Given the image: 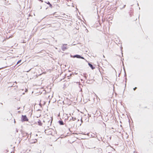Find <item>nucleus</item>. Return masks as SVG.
I'll list each match as a JSON object with an SVG mask.
<instances>
[{
    "mask_svg": "<svg viewBox=\"0 0 153 153\" xmlns=\"http://www.w3.org/2000/svg\"><path fill=\"white\" fill-rule=\"evenodd\" d=\"M88 65L91 68V69H92L93 70L95 68V67H94V66H93L91 64V63H88Z\"/></svg>",
    "mask_w": 153,
    "mask_h": 153,
    "instance_id": "nucleus-4",
    "label": "nucleus"
},
{
    "mask_svg": "<svg viewBox=\"0 0 153 153\" xmlns=\"http://www.w3.org/2000/svg\"><path fill=\"white\" fill-rule=\"evenodd\" d=\"M31 68H30V69L29 71H27V72H28L30 70H31Z\"/></svg>",
    "mask_w": 153,
    "mask_h": 153,
    "instance_id": "nucleus-20",
    "label": "nucleus"
},
{
    "mask_svg": "<svg viewBox=\"0 0 153 153\" xmlns=\"http://www.w3.org/2000/svg\"><path fill=\"white\" fill-rule=\"evenodd\" d=\"M80 121L82 123L83 122L82 120V118L80 120Z\"/></svg>",
    "mask_w": 153,
    "mask_h": 153,
    "instance_id": "nucleus-17",
    "label": "nucleus"
},
{
    "mask_svg": "<svg viewBox=\"0 0 153 153\" xmlns=\"http://www.w3.org/2000/svg\"><path fill=\"white\" fill-rule=\"evenodd\" d=\"M43 122H45V121H44V120H43Z\"/></svg>",
    "mask_w": 153,
    "mask_h": 153,
    "instance_id": "nucleus-28",
    "label": "nucleus"
},
{
    "mask_svg": "<svg viewBox=\"0 0 153 153\" xmlns=\"http://www.w3.org/2000/svg\"><path fill=\"white\" fill-rule=\"evenodd\" d=\"M72 120L73 121H74L76 120V118L72 117Z\"/></svg>",
    "mask_w": 153,
    "mask_h": 153,
    "instance_id": "nucleus-13",
    "label": "nucleus"
},
{
    "mask_svg": "<svg viewBox=\"0 0 153 153\" xmlns=\"http://www.w3.org/2000/svg\"><path fill=\"white\" fill-rule=\"evenodd\" d=\"M72 74H71L69 76H68V79H69L70 78V77L71 76V75H72Z\"/></svg>",
    "mask_w": 153,
    "mask_h": 153,
    "instance_id": "nucleus-14",
    "label": "nucleus"
},
{
    "mask_svg": "<svg viewBox=\"0 0 153 153\" xmlns=\"http://www.w3.org/2000/svg\"><path fill=\"white\" fill-rule=\"evenodd\" d=\"M103 57L104 58L105 57V56L104 55H103Z\"/></svg>",
    "mask_w": 153,
    "mask_h": 153,
    "instance_id": "nucleus-26",
    "label": "nucleus"
},
{
    "mask_svg": "<svg viewBox=\"0 0 153 153\" xmlns=\"http://www.w3.org/2000/svg\"><path fill=\"white\" fill-rule=\"evenodd\" d=\"M16 86H15V85L14 86V87ZM12 86H13V85H12L11 87H12Z\"/></svg>",
    "mask_w": 153,
    "mask_h": 153,
    "instance_id": "nucleus-23",
    "label": "nucleus"
},
{
    "mask_svg": "<svg viewBox=\"0 0 153 153\" xmlns=\"http://www.w3.org/2000/svg\"><path fill=\"white\" fill-rule=\"evenodd\" d=\"M115 70V72H116V70Z\"/></svg>",
    "mask_w": 153,
    "mask_h": 153,
    "instance_id": "nucleus-31",
    "label": "nucleus"
},
{
    "mask_svg": "<svg viewBox=\"0 0 153 153\" xmlns=\"http://www.w3.org/2000/svg\"><path fill=\"white\" fill-rule=\"evenodd\" d=\"M137 5L138 6H139V4H138V3L137 4Z\"/></svg>",
    "mask_w": 153,
    "mask_h": 153,
    "instance_id": "nucleus-25",
    "label": "nucleus"
},
{
    "mask_svg": "<svg viewBox=\"0 0 153 153\" xmlns=\"http://www.w3.org/2000/svg\"><path fill=\"white\" fill-rule=\"evenodd\" d=\"M47 27H51V25L50 24L48 25H47Z\"/></svg>",
    "mask_w": 153,
    "mask_h": 153,
    "instance_id": "nucleus-16",
    "label": "nucleus"
},
{
    "mask_svg": "<svg viewBox=\"0 0 153 153\" xmlns=\"http://www.w3.org/2000/svg\"><path fill=\"white\" fill-rule=\"evenodd\" d=\"M45 2L47 4H48L49 5L50 7L51 8H52V4L50 3V2L49 1H48L47 2L45 1Z\"/></svg>",
    "mask_w": 153,
    "mask_h": 153,
    "instance_id": "nucleus-7",
    "label": "nucleus"
},
{
    "mask_svg": "<svg viewBox=\"0 0 153 153\" xmlns=\"http://www.w3.org/2000/svg\"><path fill=\"white\" fill-rule=\"evenodd\" d=\"M140 9V7H139V9Z\"/></svg>",
    "mask_w": 153,
    "mask_h": 153,
    "instance_id": "nucleus-30",
    "label": "nucleus"
},
{
    "mask_svg": "<svg viewBox=\"0 0 153 153\" xmlns=\"http://www.w3.org/2000/svg\"><path fill=\"white\" fill-rule=\"evenodd\" d=\"M14 83H15L16 84L17 83V82L16 81H15Z\"/></svg>",
    "mask_w": 153,
    "mask_h": 153,
    "instance_id": "nucleus-24",
    "label": "nucleus"
},
{
    "mask_svg": "<svg viewBox=\"0 0 153 153\" xmlns=\"http://www.w3.org/2000/svg\"><path fill=\"white\" fill-rule=\"evenodd\" d=\"M58 123L60 125H62L64 124L63 121L61 120H59L58 121Z\"/></svg>",
    "mask_w": 153,
    "mask_h": 153,
    "instance_id": "nucleus-6",
    "label": "nucleus"
},
{
    "mask_svg": "<svg viewBox=\"0 0 153 153\" xmlns=\"http://www.w3.org/2000/svg\"><path fill=\"white\" fill-rule=\"evenodd\" d=\"M39 126H41L42 125V123L41 122V121L40 120H39L37 122Z\"/></svg>",
    "mask_w": 153,
    "mask_h": 153,
    "instance_id": "nucleus-8",
    "label": "nucleus"
},
{
    "mask_svg": "<svg viewBox=\"0 0 153 153\" xmlns=\"http://www.w3.org/2000/svg\"><path fill=\"white\" fill-rule=\"evenodd\" d=\"M80 56V55H78V54L74 55L73 56H72L71 55V57H72L73 58L76 57V58H79H79Z\"/></svg>",
    "mask_w": 153,
    "mask_h": 153,
    "instance_id": "nucleus-5",
    "label": "nucleus"
},
{
    "mask_svg": "<svg viewBox=\"0 0 153 153\" xmlns=\"http://www.w3.org/2000/svg\"><path fill=\"white\" fill-rule=\"evenodd\" d=\"M52 120H51V122H50V125H51V123H52Z\"/></svg>",
    "mask_w": 153,
    "mask_h": 153,
    "instance_id": "nucleus-19",
    "label": "nucleus"
},
{
    "mask_svg": "<svg viewBox=\"0 0 153 153\" xmlns=\"http://www.w3.org/2000/svg\"><path fill=\"white\" fill-rule=\"evenodd\" d=\"M67 44H63V46L62 47V49L63 51H64L65 50L67 49Z\"/></svg>",
    "mask_w": 153,
    "mask_h": 153,
    "instance_id": "nucleus-2",
    "label": "nucleus"
},
{
    "mask_svg": "<svg viewBox=\"0 0 153 153\" xmlns=\"http://www.w3.org/2000/svg\"><path fill=\"white\" fill-rule=\"evenodd\" d=\"M16 131L17 132H18V130H17V129L16 130Z\"/></svg>",
    "mask_w": 153,
    "mask_h": 153,
    "instance_id": "nucleus-21",
    "label": "nucleus"
},
{
    "mask_svg": "<svg viewBox=\"0 0 153 153\" xmlns=\"http://www.w3.org/2000/svg\"><path fill=\"white\" fill-rule=\"evenodd\" d=\"M20 107H19V108H18V110H19V109H20Z\"/></svg>",
    "mask_w": 153,
    "mask_h": 153,
    "instance_id": "nucleus-22",
    "label": "nucleus"
},
{
    "mask_svg": "<svg viewBox=\"0 0 153 153\" xmlns=\"http://www.w3.org/2000/svg\"><path fill=\"white\" fill-rule=\"evenodd\" d=\"M89 134V133H87V134Z\"/></svg>",
    "mask_w": 153,
    "mask_h": 153,
    "instance_id": "nucleus-34",
    "label": "nucleus"
},
{
    "mask_svg": "<svg viewBox=\"0 0 153 153\" xmlns=\"http://www.w3.org/2000/svg\"><path fill=\"white\" fill-rule=\"evenodd\" d=\"M1 68H0V69H1Z\"/></svg>",
    "mask_w": 153,
    "mask_h": 153,
    "instance_id": "nucleus-36",
    "label": "nucleus"
},
{
    "mask_svg": "<svg viewBox=\"0 0 153 153\" xmlns=\"http://www.w3.org/2000/svg\"><path fill=\"white\" fill-rule=\"evenodd\" d=\"M137 88V87H135V88H133V90L134 91H135L136 90V89Z\"/></svg>",
    "mask_w": 153,
    "mask_h": 153,
    "instance_id": "nucleus-15",
    "label": "nucleus"
},
{
    "mask_svg": "<svg viewBox=\"0 0 153 153\" xmlns=\"http://www.w3.org/2000/svg\"><path fill=\"white\" fill-rule=\"evenodd\" d=\"M13 85H14V84H13Z\"/></svg>",
    "mask_w": 153,
    "mask_h": 153,
    "instance_id": "nucleus-29",
    "label": "nucleus"
},
{
    "mask_svg": "<svg viewBox=\"0 0 153 153\" xmlns=\"http://www.w3.org/2000/svg\"><path fill=\"white\" fill-rule=\"evenodd\" d=\"M122 63H123V68L124 69V72H125L124 76H125L126 77V80H127L126 74V71H125V67H124V66L123 62Z\"/></svg>",
    "mask_w": 153,
    "mask_h": 153,
    "instance_id": "nucleus-3",
    "label": "nucleus"
},
{
    "mask_svg": "<svg viewBox=\"0 0 153 153\" xmlns=\"http://www.w3.org/2000/svg\"><path fill=\"white\" fill-rule=\"evenodd\" d=\"M71 71H69V72H70Z\"/></svg>",
    "mask_w": 153,
    "mask_h": 153,
    "instance_id": "nucleus-32",
    "label": "nucleus"
},
{
    "mask_svg": "<svg viewBox=\"0 0 153 153\" xmlns=\"http://www.w3.org/2000/svg\"><path fill=\"white\" fill-rule=\"evenodd\" d=\"M79 120H78V121H79Z\"/></svg>",
    "mask_w": 153,
    "mask_h": 153,
    "instance_id": "nucleus-33",
    "label": "nucleus"
},
{
    "mask_svg": "<svg viewBox=\"0 0 153 153\" xmlns=\"http://www.w3.org/2000/svg\"><path fill=\"white\" fill-rule=\"evenodd\" d=\"M79 59H84L86 61H87L82 56H81L80 55V56L79 57Z\"/></svg>",
    "mask_w": 153,
    "mask_h": 153,
    "instance_id": "nucleus-9",
    "label": "nucleus"
},
{
    "mask_svg": "<svg viewBox=\"0 0 153 153\" xmlns=\"http://www.w3.org/2000/svg\"><path fill=\"white\" fill-rule=\"evenodd\" d=\"M21 62V60H19V61H18L17 63V64H19Z\"/></svg>",
    "mask_w": 153,
    "mask_h": 153,
    "instance_id": "nucleus-10",
    "label": "nucleus"
},
{
    "mask_svg": "<svg viewBox=\"0 0 153 153\" xmlns=\"http://www.w3.org/2000/svg\"><path fill=\"white\" fill-rule=\"evenodd\" d=\"M21 120L22 122L28 121V119L26 115H22V116Z\"/></svg>",
    "mask_w": 153,
    "mask_h": 153,
    "instance_id": "nucleus-1",
    "label": "nucleus"
},
{
    "mask_svg": "<svg viewBox=\"0 0 153 153\" xmlns=\"http://www.w3.org/2000/svg\"><path fill=\"white\" fill-rule=\"evenodd\" d=\"M125 6H126V5H124L123 7L122 8H124L125 7Z\"/></svg>",
    "mask_w": 153,
    "mask_h": 153,
    "instance_id": "nucleus-18",
    "label": "nucleus"
},
{
    "mask_svg": "<svg viewBox=\"0 0 153 153\" xmlns=\"http://www.w3.org/2000/svg\"><path fill=\"white\" fill-rule=\"evenodd\" d=\"M41 8H41H42V7H41V8Z\"/></svg>",
    "mask_w": 153,
    "mask_h": 153,
    "instance_id": "nucleus-35",
    "label": "nucleus"
},
{
    "mask_svg": "<svg viewBox=\"0 0 153 153\" xmlns=\"http://www.w3.org/2000/svg\"><path fill=\"white\" fill-rule=\"evenodd\" d=\"M37 141V140L36 139H35V140H34V141L33 142H32V143H35Z\"/></svg>",
    "mask_w": 153,
    "mask_h": 153,
    "instance_id": "nucleus-11",
    "label": "nucleus"
},
{
    "mask_svg": "<svg viewBox=\"0 0 153 153\" xmlns=\"http://www.w3.org/2000/svg\"><path fill=\"white\" fill-rule=\"evenodd\" d=\"M84 77H85V79H86V74H84Z\"/></svg>",
    "mask_w": 153,
    "mask_h": 153,
    "instance_id": "nucleus-12",
    "label": "nucleus"
},
{
    "mask_svg": "<svg viewBox=\"0 0 153 153\" xmlns=\"http://www.w3.org/2000/svg\"><path fill=\"white\" fill-rule=\"evenodd\" d=\"M14 122L15 123V120H14Z\"/></svg>",
    "mask_w": 153,
    "mask_h": 153,
    "instance_id": "nucleus-27",
    "label": "nucleus"
}]
</instances>
